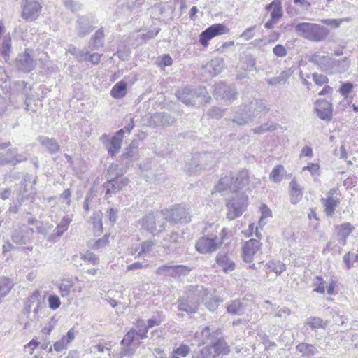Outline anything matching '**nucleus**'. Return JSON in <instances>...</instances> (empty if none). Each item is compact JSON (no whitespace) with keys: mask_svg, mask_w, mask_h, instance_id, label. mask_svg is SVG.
Masks as SVG:
<instances>
[{"mask_svg":"<svg viewBox=\"0 0 358 358\" xmlns=\"http://www.w3.org/2000/svg\"><path fill=\"white\" fill-rule=\"evenodd\" d=\"M134 340V329L131 328L130 331L125 335L124 338L121 341L122 345V350L120 352V358L124 356L131 357L133 355L132 343Z\"/></svg>","mask_w":358,"mask_h":358,"instance_id":"25","label":"nucleus"},{"mask_svg":"<svg viewBox=\"0 0 358 358\" xmlns=\"http://www.w3.org/2000/svg\"><path fill=\"white\" fill-rule=\"evenodd\" d=\"M184 237L176 232H172L164 238L165 241H168L170 244H180L183 241Z\"/></svg>","mask_w":358,"mask_h":358,"instance_id":"57","label":"nucleus"},{"mask_svg":"<svg viewBox=\"0 0 358 358\" xmlns=\"http://www.w3.org/2000/svg\"><path fill=\"white\" fill-rule=\"evenodd\" d=\"M244 69L246 71H251L255 69L256 62L252 56H246L244 58Z\"/></svg>","mask_w":358,"mask_h":358,"instance_id":"64","label":"nucleus"},{"mask_svg":"<svg viewBox=\"0 0 358 358\" xmlns=\"http://www.w3.org/2000/svg\"><path fill=\"white\" fill-rule=\"evenodd\" d=\"M353 87L354 85L352 83H344L341 85L339 89V92L342 96L346 98L348 96L349 93L351 92V91L352 90Z\"/></svg>","mask_w":358,"mask_h":358,"instance_id":"62","label":"nucleus"},{"mask_svg":"<svg viewBox=\"0 0 358 358\" xmlns=\"http://www.w3.org/2000/svg\"><path fill=\"white\" fill-rule=\"evenodd\" d=\"M104 31L103 28H101L96 31L94 34L90 39V43L92 46V50H98L101 48L103 47L104 45Z\"/></svg>","mask_w":358,"mask_h":358,"instance_id":"35","label":"nucleus"},{"mask_svg":"<svg viewBox=\"0 0 358 358\" xmlns=\"http://www.w3.org/2000/svg\"><path fill=\"white\" fill-rule=\"evenodd\" d=\"M305 324L309 326L312 329H324L326 323L318 317H310L306 319Z\"/></svg>","mask_w":358,"mask_h":358,"instance_id":"44","label":"nucleus"},{"mask_svg":"<svg viewBox=\"0 0 358 358\" xmlns=\"http://www.w3.org/2000/svg\"><path fill=\"white\" fill-rule=\"evenodd\" d=\"M296 350L301 352L303 356H309L314 355L316 348L312 345L302 343L296 346Z\"/></svg>","mask_w":358,"mask_h":358,"instance_id":"54","label":"nucleus"},{"mask_svg":"<svg viewBox=\"0 0 358 358\" xmlns=\"http://www.w3.org/2000/svg\"><path fill=\"white\" fill-rule=\"evenodd\" d=\"M155 64L158 67L164 69L165 67L172 65L173 59L169 55L165 54L158 57L155 61Z\"/></svg>","mask_w":358,"mask_h":358,"instance_id":"51","label":"nucleus"},{"mask_svg":"<svg viewBox=\"0 0 358 358\" xmlns=\"http://www.w3.org/2000/svg\"><path fill=\"white\" fill-rule=\"evenodd\" d=\"M159 31H160L159 28H155L154 29L148 31L147 33H145V34H144V33L138 34L136 36V41H137L138 39L140 38V39L143 40V41L146 42L147 41H149V40L155 38L158 34V33Z\"/></svg>","mask_w":358,"mask_h":358,"instance_id":"55","label":"nucleus"},{"mask_svg":"<svg viewBox=\"0 0 358 358\" xmlns=\"http://www.w3.org/2000/svg\"><path fill=\"white\" fill-rule=\"evenodd\" d=\"M157 273L159 275H164L175 278V265H162L158 267Z\"/></svg>","mask_w":358,"mask_h":358,"instance_id":"53","label":"nucleus"},{"mask_svg":"<svg viewBox=\"0 0 358 358\" xmlns=\"http://www.w3.org/2000/svg\"><path fill=\"white\" fill-rule=\"evenodd\" d=\"M227 208V218L229 220L240 217L248 206V196L243 193H238L226 204Z\"/></svg>","mask_w":358,"mask_h":358,"instance_id":"7","label":"nucleus"},{"mask_svg":"<svg viewBox=\"0 0 358 358\" xmlns=\"http://www.w3.org/2000/svg\"><path fill=\"white\" fill-rule=\"evenodd\" d=\"M147 122L150 127H166L171 125L175 122V118L166 113H156L147 117Z\"/></svg>","mask_w":358,"mask_h":358,"instance_id":"20","label":"nucleus"},{"mask_svg":"<svg viewBox=\"0 0 358 358\" xmlns=\"http://www.w3.org/2000/svg\"><path fill=\"white\" fill-rule=\"evenodd\" d=\"M43 298H42L41 293L38 290L34 291L27 299L24 306L25 313L29 315L31 311L33 310L34 315L30 318L31 321L36 320L38 318V311L43 303Z\"/></svg>","mask_w":358,"mask_h":358,"instance_id":"13","label":"nucleus"},{"mask_svg":"<svg viewBox=\"0 0 358 358\" xmlns=\"http://www.w3.org/2000/svg\"><path fill=\"white\" fill-rule=\"evenodd\" d=\"M11 50V37L10 34L3 37L1 48V55L4 60L8 62L10 59V52Z\"/></svg>","mask_w":358,"mask_h":358,"instance_id":"42","label":"nucleus"},{"mask_svg":"<svg viewBox=\"0 0 358 358\" xmlns=\"http://www.w3.org/2000/svg\"><path fill=\"white\" fill-rule=\"evenodd\" d=\"M43 149L51 155L57 154L60 150V145L58 141L54 138H49L45 136H39L37 138Z\"/></svg>","mask_w":358,"mask_h":358,"instance_id":"24","label":"nucleus"},{"mask_svg":"<svg viewBox=\"0 0 358 358\" xmlns=\"http://www.w3.org/2000/svg\"><path fill=\"white\" fill-rule=\"evenodd\" d=\"M312 78L314 83L319 86H322L324 84L328 83V78L323 74H319L317 73H314L312 74Z\"/></svg>","mask_w":358,"mask_h":358,"instance_id":"60","label":"nucleus"},{"mask_svg":"<svg viewBox=\"0 0 358 358\" xmlns=\"http://www.w3.org/2000/svg\"><path fill=\"white\" fill-rule=\"evenodd\" d=\"M215 261L225 273L233 271L236 268L235 263L229 259L226 252H220L216 256Z\"/></svg>","mask_w":358,"mask_h":358,"instance_id":"27","label":"nucleus"},{"mask_svg":"<svg viewBox=\"0 0 358 358\" xmlns=\"http://www.w3.org/2000/svg\"><path fill=\"white\" fill-rule=\"evenodd\" d=\"M222 244L217 236H203L198 239L195 248L199 253L207 254L215 252Z\"/></svg>","mask_w":358,"mask_h":358,"instance_id":"11","label":"nucleus"},{"mask_svg":"<svg viewBox=\"0 0 358 358\" xmlns=\"http://www.w3.org/2000/svg\"><path fill=\"white\" fill-rule=\"evenodd\" d=\"M48 302L49 308L52 310L57 309L61 305L59 296L55 294L50 295L48 299Z\"/></svg>","mask_w":358,"mask_h":358,"instance_id":"59","label":"nucleus"},{"mask_svg":"<svg viewBox=\"0 0 358 358\" xmlns=\"http://www.w3.org/2000/svg\"><path fill=\"white\" fill-rule=\"evenodd\" d=\"M28 159L26 153H18L17 148L9 149L6 152H0V166L16 165Z\"/></svg>","mask_w":358,"mask_h":358,"instance_id":"14","label":"nucleus"},{"mask_svg":"<svg viewBox=\"0 0 358 358\" xmlns=\"http://www.w3.org/2000/svg\"><path fill=\"white\" fill-rule=\"evenodd\" d=\"M154 245L155 243L152 241L143 242L142 243L141 251L138 252V256L140 257L147 255V254H148L150 252Z\"/></svg>","mask_w":358,"mask_h":358,"instance_id":"58","label":"nucleus"},{"mask_svg":"<svg viewBox=\"0 0 358 358\" xmlns=\"http://www.w3.org/2000/svg\"><path fill=\"white\" fill-rule=\"evenodd\" d=\"M224 67V60L222 58H215L207 65V68L212 76L218 75Z\"/></svg>","mask_w":358,"mask_h":358,"instance_id":"36","label":"nucleus"},{"mask_svg":"<svg viewBox=\"0 0 358 358\" xmlns=\"http://www.w3.org/2000/svg\"><path fill=\"white\" fill-rule=\"evenodd\" d=\"M215 164L216 157L215 153H200L192 157V162L187 165V170L190 173H196L201 170L211 169Z\"/></svg>","mask_w":358,"mask_h":358,"instance_id":"5","label":"nucleus"},{"mask_svg":"<svg viewBox=\"0 0 358 358\" xmlns=\"http://www.w3.org/2000/svg\"><path fill=\"white\" fill-rule=\"evenodd\" d=\"M269 108L262 99H253L248 104L241 106L235 112L233 122L238 125H243L252 122L255 117L264 113H266Z\"/></svg>","mask_w":358,"mask_h":358,"instance_id":"1","label":"nucleus"},{"mask_svg":"<svg viewBox=\"0 0 358 358\" xmlns=\"http://www.w3.org/2000/svg\"><path fill=\"white\" fill-rule=\"evenodd\" d=\"M234 176L231 171L227 172L226 174L222 176L217 184L215 185L214 190L217 192H222L227 190L229 187H233Z\"/></svg>","mask_w":358,"mask_h":358,"instance_id":"31","label":"nucleus"},{"mask_svg":"<svg viewBox=\"0 0 358 358\" xmlns=\"http://www.w3.org/2000/svg\"><path fill=\"white\" fill-rule=\"evenodd\" d=\"M82 259L92 263L94 265L99 263V258L94 255L93 252L87 251L85 254L82 255Z\"/></svg>","mask_w":358,"mask_h":358,"instance_id":"61","label":"nucleus"},{"mask_svg":"<svg viewBox=\"0 0 358 358\" xmlns=\"http://www.w3.org/2000/svg\"><path fill=\"white\" fill-rule=\"evenodd\" d=\"M71 222L72 219L68 217H64L62 219L55 229L57 237H60L68 229V227Z\"/></svg>","mask_w":358,"mask_h":358,"instance_id":"50","label":"nucleus"},{"mask_svg":"<svg viewBox=\"0 0 358 358\" xmlns=\"http://www.w3.org/2000/svg\"><path fill=\"white\" fill-rule=\"evenodd\" d=\"M209 295L210 289L203 285H189L185 290V296L194 300L199 305L206 300Z\"/></svg>","mask_w":358,"mask_h":358,"instance_id":"17","label":"nucleus"},{"mask_svg":"<svg viewBox=\"0 0 358 358\" xmlns=\"http://www.w3.org/2000/svg\"><path fill=\"white\" fill-rule=\"evenodd\" d=\"M178 310L186 312L187 313H194L198 310L199 304L194 300L184 296L178 299Z\"/></svg>","mask_w":358,"mask_h":358,"instance_id":"29","label":"nucleus"},{"mask_svg":"<svg viewBox=\"0 0 358 358\" xmlns=\"http://www.w3.org/2000/svg\"><path fill=\"white\" fill-rule=\"evenodd\" d=\"M266 268L276 274H280L285 270L286 266L280 261L271 260L266 263Z\"/></svg>","mask_w":358,"mask_h":358,"instance_id":"43","label":"nucleus"},{"mask_svg":"<svg viewBox=\"0 0 358 358\" xmlns=\"http://www.w3.org/2000/svg\"><path fill=\"white\" fill-rule=\"evenodd\" d=\"M32 52V50L26 49L23 53L18 55L15 62L18 70L30 72L34 69L36 62L31 55Z\"/></svg>","mask_w":358,"mask_h":358,"instance_id":"18","label":"nucleus"},{"mask_svg":"<svg viewBox=\"0 0 358 358\" xmlns=\"http://www.w3.org/2000/svg\"><path fill=\"white\" fill-rule=\"evenodd\" d=\"M315 110L321 120L329 121L332 117V105L324 99L316 102Z\"/></svg>","mask_w":358,"mask_h":358,"instance_id":"22","label":"nucleus"},{"mask_svg":"<svg viewBox=\"0 0 358 358\" xmlns=\"http://www.w3.org/2000/svg\"><path fill=\"white\" fill-rule=\"evenodd\" d=\"M213 357V351L209 346H205L199 350H196L192 352V358H211Z\"/></svg>","mask_w":358,"mask_h":358,"instance_id":"46","label":"nucleus"},{"mask_svg":"<svg viewBox=\"0 0 358 358\" xmlns=\"http://www.w3.org/2000/svg\"><path fill=\"white\" fill-rule=\"evenodd\" d=\"M214 95L217 99L231 101L237 98V92L233 86L219 83L214 86Z\"/></svg>","mask_w":358,"mask_h":358,"instance_id":"21","label":"nucleus"},{"mask_svg":"<svg viewBox=\"0 0 358 358\" xmlns=\"http://www.w3.org/2000/svg\"><path fill=\"white\" fill-rule=\"evenodd\" d=\"M308 61L317 66L319 69L324 72H331L338 62L329 55L324 52H316L311 55Z\"/></svg>","mask_w":358,"mask_h":358,"instance_id":"9","label":"nucleus"},{"mask_svg":"<svg viewBox=\"0 0 358 358\" xmlns=\"http://www.w3.org/2000/svg\"><path fill=\"white\" fill-rule=\"evenodd\" d=\"M292 73L293 71L291 69H285L282 71L279 76L268 79V83L271 85H276L282 83H285Z\"/></svg>","mask_w":358,"mask_h":358,"instance_id":"38","label":"nucleus"},{"mask_svg":"<svg viewBox=\"0 0 358 358\" xmlns=\"http://www.w3.org/2000/svg\"><path fill=\"white\" fill-rule=\"evenodd\" d=\"M22 11L21 17L27 22H33L40 15L42 5L38 0H22Z\"/></svg>","mask_w":358,"mask_h":358,"instance_id":"10","label":"nucleus"},{"mask_svg":"<svg viewBox=\"0 0 358 358\" xmlns=\"http://www.w3.org/2000/svg\"><path fill=\"white\" fill-rule=\"evenodd\" d=\"M206 90L203 88L192 90L189 88H185L178 91L176 96L178 99L186 105H194L196 103L195 98L200 96H205Z\"/></svg>","mask_w":358,"mask_h":358,"instance_id":"19","label":"nucleus"},{"mask_svg":"<svg viewBox=\"0 0 358 358\" xmlns=\"http://www.w3.org/2000/svg\"><path fill=\"white\" fill-rule=\"evenodd\" d=\"M127 93V83L124 81L117 83L110 91V95L115 99L124 97Z\"/></svg>","mask_w":358,"mask_h":358,"instance_id":"39","label":"nucleus"},{"mask_svg":"<svg viewBox=\"0 0 358 358\" xmlns=\"http://www.w3.org/2000/svg\"><path fill=\"white\" fill-rule=\"evenodd\" d=\"M296 33L310 41H324L327 38L329 31L324 26L310 22H300L295 26Z\"/></svg>","mask_w":358,"mask_h":358,"instance_id":"3","label":"nucleus"},{"mask_svg":"<svg viewBox=\"0 0 358 358\" xmlns=\"http://www.w3.org/2000/svg\"><path fill=\"white\" fill-rule=\"evenodd\" d=\"M192 268L185 265H175V278H180L181 276H187L189 275Z\"/></svg>","mask_w":358,"mask_h":358,"instance_id":"56","label":"nucleus"},{"mask_svg":"<svg viewBox=\"0 0 358 358\" xmlns=\"http://www.w3.org/2000/svg\"><path fill=\"white\" fill-rule=\"evenodd\" d=\"M290 187V201L292 204H296L301 199L303 192L300 186L295 180H292Z\"/></svg>","mask_w":358,"mask_h":358,"instance_id":"34","label":"nucleus"},{"mask_svg":"<svg viewBox=\"0 0 358 358\" xmlns=\"http://www.w3.org/2000/svg\"><path fill=\"white\" fill-rule=\"evenodd\" d=\"M127 183L128 180L127 178H110L103 185V187L106 189V194L108 195L117 192L118 191L121 190L123 187H125Z\"/></svg>","mask_w":358,"mask_h":358,"instance_id":"23","label":"nucleus"},{"mask_svg":"<svg viewBox=\"0 0 358 358\" xmlns=\"http://www.w3.org/2000/svg\"><path fill=\"white\" fill-rule=\"evenodd\" d=\"M74 286V282L71 278H64L61 280L58 287L62 297L69 296L71 289Z\"/></svg>","mask_w":358,"mask_h":358,"instance_id":"40","label":"nucleus"},{"mask_svg":"<svg viewBox=\"0 0 358 358\" xmlns=\"http://www.w3.org/2000/svg\"><path fill=\"white\" fill-rule=\"evenodd\" d=\"M159 324L160 320L157 319L148 320V324H145L143 320H138L136 322V336H138L140 338H144L146 337L148 328H152L155 326L159 325Z\"/></svg>","mask_w":358,"mask_h":358,"instance_id":"26","label":"nucleus"},{"mask_svg":"<svg viewBox=\"0 0 358 358\" xmlns=\"http://www.w3.org/2000/svg\"><path fill=\"white\" fill-rule=\"evenodd\" d=\"M13 287V283L8 278H0V299L4 297Z\"/></svg>","mask_w":358,"mask_h":358,"instance_id":"47","label":"nucleus"},{"mask_svg":"<svg viewBox=\"0 0 358 358\" xmlns=\"http://www.w3.org/2000/svg\"><path fill=\"white\" fill-rule=\"evenodd\" d=\"M211 345L209 346L213 351V357H216L220 355H226L229 352V347L227 343L221 339H218L215 342L211 341Z\"/></svg>","mask_w":358,"mask_h":358,"instance_id":"33","label":"nucleus"},{"mask_svg":"<svg viewBox=\"0 0 358 358\" xmlns=\"http://www.w3.org/2000/svg\"><path fill=\"white\" fill-rule=\"evenodd\" d=\"M162 211L166 223L169 222L172 224H183L191 221L190 209L185 205H176L172 208H165Z\"/></svg>","mask_w":358,"mask_h":358,"instance_id":"6","label":"nucleus"},{"mask_svg":"<svg viewBox=\"0 0 358 358\" xmlns=\"http://www.w3.org/2000/svg\"><path fill=\"white\" fill-rule=\"evenodd\" d=\"M229 313L235 315H241L245 312V306L241 300H234L227 306Z\"/></svg>","mask_w":358,"mask_h":358,"instance_id":"37","label":"nucleus"},{"mask_svg":"<svg viewBox=\"0 0 358 358\" xmlns=\"http://www.w3.org/2000/svg\"><path fill=\"white\" fill-rule=\"evenodd\" d=\"M195 338L200 341L201 343L205 344L212 340L211 333L210 328L206 327L201 332H196L195 334Z\"/></svg>","mask_w":358,"mask_h":358,"instance_id":"48","label":"nucleus"},{"mask_svg":"<svg viewBox=\"0 0 358 358\" xmlns=\"http://www.w3.org/2000/svg\"><path fill=\"white\" fill-rule=\"evenodd\" d=\"M222 300L217 296H212L211 291L210 290V295L203 303L206 307L210 311H214L219 306Z\"/></svg>","mask_w":358,"mask_h":358,"instance_id":"45","label":"nucleus"},{"mask_svg":"<svg viewBox=\"0 0 358 358\" xmlns=\"http://www.w3.org/2000/svg\"><path fill=\"white\" fill-rule=\"evenodd\" d=\"M134 141H131L129 146L124 148L122 154L120 155V162L122 164L132 166L134 159Z\"/></svg>","mask_w":358,"mask_h":358,"instance_id":"32","label":"nucleus"},{"mask_svg":"<svg viewBox=\"0 0 358 358\" xmlns=\"http://www.w3.org/2000/svg\"><path fill=\"white\" fill-rule=\"evenodd\" d=\"M96 23L95 16L92 14L78 15L75 23V31L78 38H84L95 29Z\"/></svg>","mask_w":358,"mask_h":358,"instance_id":"8","label":"nucleus"},{"mask_svg":"<svg viewBox=\"0 0 358 358\" xmlns=\"http://www.w3.org/2000/svg\"><path fill=\"white\" fill-rule=\"evenodd\" d=\"M228 32L229 29L223 24H214L201 33L199 42L203 47H207L210 39Z\"/></svg>","mask_w":358,"mask_h":358,"instance_id":"12","label":"nucleus"},{"mask_svg":"<svg viewBox=\"0 0 358 358\" xmlns=\"http://www.w3.org/2000/svg\"><path fill=\"white\" fill-rule=\"evenodd\" d=\"M337 229L338 236L343 241V244H345V239L352 233L354 227L350 222H345L338 226Z\"/></svg>","mask_w":358,"mask_h":358,"instance_id":"41","label":"nucleus"},{"mask_svg":"<svg viewBox=\"0 0 358 358\" xmlns=\"http://www.w3.org/2000/svg\"><path fill=\"white\" fill-rule=\"evenodd\" d=\"M34 229L27 226L20 227L11 232V240L17 245H25L33 239Z\"/></svg>","mask_w":358,"mask_h":358,"instance_id":"15","label":"nucleus"},{"mask_svg":"<svg viewBox=\"0 0 358 358\" xmlns=\"http://www.w3.org/2000/svg\"><path fill=\"white\" fill-rule=\"evenodd\" d=\"M90 221L93 225L95 233L102 232L103 224L101 220V213H94L90 217Z\"/></svg>","mask_w":358,"mask_h":358,"instance_id":"49","label":"nucleus"},{"mask_svg":"<svg viewBox=\"0 0 358 358\" xmlns=\"http://www.w3.org/2000/svg\"><path fill=\"white\" fill-rule=\"evenodd\" d=\"M285 169L282 165H277L272 170L269 175V178L274 182H280L282 180V174L284 173Z\"/></svg>","mask_w":358,"mask_h":358,"instance_id":"52","label":"nucleus"},{"mask_svg":"<svg viewBox=\"0 0 358 358\" xmlns=\"http://www.w3.org/2000/svg\"><path fill=\"white\" fill-rule=\"evenodd\" d=\"M173 352L178 355V356L185 357L189 354L190 348L187 345H180L179 347L173 350Z\"/></svg>","mask_w":358,"mask_h":358,"instance_id":"63","label":"nucleus"},{"mask_svg":"<svg viewBox=\"0 0 358 358\" xmlns=\"http://www.w3.org/2000/svg\"><path fill=\"white\" fill-rule=\"evenodd\" d=\"M262 243L259 240L251 238L245 242L242 247V258L245 262L250 263L255 255L260 251Z\"/></svg>","mask_w":358,"mask_h":358,"instance_id":"16","label":"nucleus"},{"mask_svg":"<svg viewBox=\"0 0 358 358\" xmlns=\"http://www.w3.org/2000/svg\"><path fill=\"white\" fill-rule=\"evenodd\" d=\"M327 216L333 217L336 208L340 204V199L337 197H327L320 199Z\"/></svg>","mask_w":358,"mask_h":358,"instance_id":"28","label":"nucleus"},{"mask_svg":"<svg viewBox=\"0 0 358 358\" xmlns=\"http://www.w3.org/2000/svg\"><path fill=\"white\" fill-rule=\"evenodd\" d=\"M130 121V124L117 131L113 137L110 138L106 134L100 137V141L105 146L110 157H114L119 153L123 139L127 137L126 135L129 136L133 129L134 118L131 117Z\"/></svg>","mask_w":358,"mask_h":358,"instance_id":"2","label":"nucleus"},{"mask_svg":"<svg viewBox=\"0 0 358 358\" xmlns=\"http://www.w3.org/2000/svg\"><path fill=\"white\" fill-rule=\"evenodd\" d=\"M139 224L143 230L153 235H157L166 229V221L162 210L145 214L139 220Z\"/></svg>","mask_w":358,"mask_h":358,"instance_id":"4","label":"nucleus"},{"mask_svg":"<svg viewBox=\"0 0 358 358\" xmlns=\"http://www.w3.org/2000/svg\"><path fill=\"white\" fill-rule=\"evenodd\" d=\"M250 176L248 171L243 169L234 177L233 190L236 191L240 188H243L249 184Z\"/></svg>","mask_w":358,"mask_h":358,"instance_id":"30","label":"nucleus"}]
</instances>
